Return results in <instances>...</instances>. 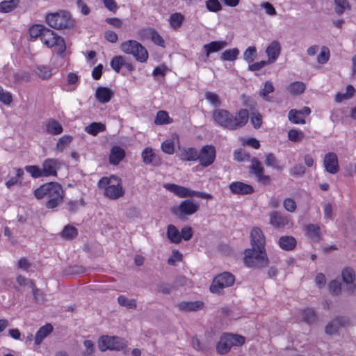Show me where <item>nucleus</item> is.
I'll list each match as a JSON object with an SVG mask.
<instances>
[{
  "label": "nucleus",
  "instance_id": "obj_1",
  "mask_svg": "<svg viewBox=\"0 0 356 356\" xmlns=\"http://www.w3.org/2000/svg\"><path fill=\"white\" fill-rule=\"evenodd\" d=\"M251 248L245 250L244 263L249 268H262L268 263L265 250L266 240L259 227H253L250 232Z\"/></svg>",
  "mask_w": 356,
  "mask_h": 356
},
{
  "label": "nucleus",
  "instance_id": "obj_2",
  "mask_svg": "<svg viewBox=\"0 0 356 356\" xmlns=\"http://www.w3.org/2000/svg\"><path fill=\"white\" fill-rule=\"evenodd\" d=\"M212 118L216 124L234 131L244 127L248 121L249 114L246 109H241L235 115L223 108H216L212 112Z\"/></svg>",
  "mask_w": 356,
  "mask_h": 356
},
{
  "label": "nucleus",
  "instance_id": "obj_3",
  "mask_svg": "<svg viewBox=\"0 0 356 356\" xmlns=\"http://www.w3.org/2000/svg\"><path fill=\"white\" fill-rule=\"evenodd\" d=\"M35 197L40 200L47 197L49 200L46 202V207L54 209L60 204L64 199V191L60 184L57 182L46 183L34 191Z\"/></svg>",
  "mask_w": 356,
  "mask_h": 356
},
{
  "label": "nucleus",
  "instance_id": "obj_4",
  "mask_svg": "<svg viewBox=\"0 0 356 356\" xmlns=\"http://www.w3.org/2000/svg\"><path fill=\"white\" fill-rule=\"evenodd\" d=\"M98 186L104 189V195L111 200H117L124 194L121 180L115 175L102 177L99 181Z\"/></svg>",
  "mask_w": 356,
  "mask_h": 356
},
{
  "label": "nucleus",
  "instance_id": "obj_5",
  "mask_svg": "<svg viewBox=\"0 0 356 356\" xmlns=\"http://www.w3.org/2000/svg\"><path fill=\"white\" fill-rule=\"evenodd\" d=\"M120 48L124 53L133 55L138 62L144 63L148 58L147 50L136 40L125 41L121 44Z\"/></svg>",
  "mask_w": 356,
  "mask_h": 356
},
{
  "label": "nucleus",
  "instance_id": "obj_6",
  "mask_svg": "<svg viewBox=\"0 0 356 356\" xmlns=\"http://www.w3.org/2000/svg\"><path fill=\"white\" fill-rule=\"evenodd\" d=\"M47 23L55 29H68L74 25V20L66 11L50 13L46 17Z\"/></svg>",
  "mask_w": 356,
  "mask_h": 356
},
{
  "label": "nucleus",
  "instance_id": "obj_7",
  "mask_svg": "<svg viewBox=\"0 0 356 356\" xmlns=\"http://www.w3.org/2000/svg\"><path fill=\"white\" fill-rule=\"evenodd\" d=\"M245 343V338L239 334L226 333L220 337L216 345V351L220 355L227 353L234 346H241Z\"/></svg>",
  "mask_w": 356,
  "mask_h": 356
},
{
  "label": "nucleus",
  "instance_id": "obj_8",
  "mask_svg": "<svg viewBox=\"0 0 356 356\" xmlns=\"http://www.w3.org/2000/svg\"><path fill=\"white\" fill-rule=\"evenodd\" d=\"M42 42L47 47L54 48L58 54H63L66 49V45L63 38L57 35L54 32L46 28L41 36Z\"/></svg>",
  "mask_w": 356,
  "mask_h": 356
},
{
  "label": "nucleus",
  "instance_id": "obj_9",
  "mask_svg": "<svg viewBox=\"0 0 356 356\" xmlns=\"http://www.w3.org/2000/svg\"><path fill=\"white\" fill-rule=\"evenodd\" d=\"M234 277L228 272H224L214 277L211 286L210 291L213 293H220L226 287H229L234 283Z\"/></svg>",
  "mask_w": 356,
  "mask_h": 356
},
{
  "label": "nucleus",
  "instance_id": "obj_10",
  "mask_svg": "<svg viewBox=\"0 0 356 356\" xmlns=\"http://www.w3.org/2000/svg\"><path fill=\"white\" fill-rule=\"evenodd\" d=\"M199 209V204L192 200L182 201L179 206L173 209V213L179 218L184 219L186 216L194 214Z\"/></svg>",
  "mask_w": 356,
  "mask_h": 356
},
{
  "label": "nucleus",
  "instance_id": "obj_11",
  "mask_svg": "<svg viewBox=\"0 0 356 356\" xmlns=\"http://www.w3.org/2000/svg\"><path fill=\"white\" fill-rule=\"evenodd\" d=\"M101 351L109 350H120L124 347L122 340L118 337L102 336L98 341Z\"/></svg>",
  "mask_w": 356,
  "mask_h": 356
},
{
  "label": "nucleus",
  "instance_id": "obj_12",
  "mask_svg": "<svg viewBox=\"0 0 356 356\" xmlns=\"http://www.w3.org/2000/svg\"><path fill=\"white\" fill-rule=\"evenodd\" d=\"M216 159V149L212 145L204 146L198 153L197 160L202 166L207 167L211 165Z\"/></svg>",
  "mask_w": 356,
  "mask_h": 356
},
{
  "label": "nucleus",
  "instance_id": "obj_13",
  "mask_svg": "<svg viewBox=\"0 0 356 356\" xmlns=\"http://www.w3.org/2000/svg\"><path fill=\"white\" fill-rule=\"evenodd\" d=\"M61 163L56 159H47L42 164L44 177L56 176Z\"/></svg>",
  "mask_w": 356,
  "mask_h": 356
},
{
  "label": "nucleus",
  "instance_id": "obj_14",
  "mask_svg": "<svg viewBox=\"0 0 356 356\" xmlns=\"http://www.w3.org/2000/svg\"><path fill=\"white\" fill-rule=\"evenodd\" d=\"M323 165L325 170L330 174H336L339 170L338 159L336 154L329 152L325 155Z\"/></svg>",
  "mask_w": 356,
  "mask_h": 356
},
{
  "label": "nucleus",
  "instance_id": "obj_15",
  "mask_svg": "<svg viewBox=\"0 0 356 356\" xmlns=\"http://www.w3.org/2000/svg\"><path fill=\"white\" fill-rule=\"evenodd\" d=\"M264 169L258 159L252 158L250 166V172L256 176L259 181L266 182L270 180L269 176L264 175Z\"/></svg>",
  "mask_w": 356,
  "mask_h": 356
},
{
  "label": "nucleus",
  "instance_id": "obj_16",
  "mask_svg": "<svg viewBox=\"0 0 356 356\" xmlns=\"http://www.w3.org/2000/svg\"><path fill=\"white\" fill-rule=\"evenodd\" d=\"M163 187L179 197L194 196V191L175 184H165Z\"/></svg>",
  "mask_w": 356,
  "mask_h": 356
},
{
  "label": "nucleus",
  "instance_id": "obj_17",
  "mask_svg": "<svg viewBox=\"0 0 356 356\" xmlns=\"http://www.w3.org/2000/svg\"><path fill=\"white\" fill-rule=\"evenodd\" d=\"M229 188L231 192L236 195H250L254 192V188L251 185L241 181L231 183Z\"/></svg>",
  "mask_w": 356,
  "mask_h": 356
},
{
  "label": "nucleus",
  "instance_id": "obj_18",
  "mask_svg": "<svg viewBox=\"0 0 356 356\" xmlns=\"http://www.w3.org/2000/svg\"><path fill=\"white\" fill-rule=\"evenodd\" d=\"M341 276L343 282L346 284V290L348 293H353L355 289V284L354 283L355 275L354 270L350 268H346L341 273Z\"/></svg>",
  "mask_w": 356,
  "mask_h": 356
},
{
  "label": "nucleus",
  "instance_id": "obj_19",
  "mask_svg": "<svg viewBox=\"0 0 356 356\" xmlns=\"http://www.w3.org/2000/svg\"><path fill=\"white\" fill-rule=\"evenodd\" d=\"M281 52V46L278 41L273 40L266 48V54L268 58L269 64L273 63L278 58Z\"/></svg>",
  "mask_w": 356,
  "mask_h": 356
},
{
  "label": "nucleus",
  "instance_id": "obj_20",
  "mask_svg": "<svg viewBox=\"0 0 356 356\" xmlns=\"http://www.w3.org/2000/svg\"><path fill=\"white\" fill-rule=\"evenodd\" d=\"M346 321L343 317L336 316L332 319L325 326V332L328 335H332L337 332L339 329L343 325Z\"/></svg>",
  "mask_w": 356,
  "mask_h": 356
},
{
  "label": "nucleus",
  "instance_id": "obj_21",
  "mask_svg": "<svg viewBox=\"0 0 356 356\" xmlns=\"http://www.w3.org/2000/svg\"><path fill=\"white\" fill-rule=\"evenodd\" d=\"M204 307L201 301H183L177 305V307L182 312H196Z\"/></svg>",
  "mask_w": 356,
  "mask_h": 356
},
{
  "label": "nucleus",
  "instance_id": "obj_22",
  "mask_svg": "<svg viewBox=\"0 0 356 356\" xmlns=\"http://www.w3.org/2000/svg\"><path fill=\"white\" fill-rule=\"evenodd\" d=\"M269 216L270 225L276 228L283 227L289 222L288 218L277 211L270 213Z\"/></svg>",
  "mask_w": 356,
  "mask_h": 356
},
{
  "label": "nucleus",
  "instance_id": "obj_23",
  "mask_svg": "<svg viewBox=\"0 0 356 356\" xmlns=\"http://www.w3.org/2000/svg\"><path fill=\"white\" fill-rule=\"evenodd\" d=\"M113 95V91L106 87H98L96 90L95 97L102 104L108 102Z\"/></svg>",
  "mask_w": 356,
  "mask_h": 356
},
{
  "label": "nucleus",
  "instance_id": "obj_24",
  "mask_svg": "<svg viewBox=\"0 0 356 356\" xmlns=\"http://www.w3.org/2000/svg\"><path fill=\"white\" fill-rule=\"evenodd\" d=\"M53 331V326L50 323H47L41 327L36 332L34 338V342L36 345H40L43 339L50 334Z\"/></svg>",
  "mask_w": 356,
  "mask_h": 356
},
{
  "label": "nucleus",
  "instance_id": "obj_25",
  "mask_svg": "<svg viewBox=\"0 0 356 356\" xmlns=\"http://www.w3.org/2000/svg\"><path fill=\"white\" fill-rule=\"evenodd\" d=\"M124 150L118 146H114L111 149L109 156L110 163L116 165L124 158Z\"/></svg>",
  "mask_w": 356,
  "mask_h": 356
},
{
  "label": "nucleus",
  "instance_id": "obj_26",
  "mask_svg": "<svg viewBox=\"0 0 356 356\" xmlns=\"http://www.w3.org/2000/svg\"><path fill=\"white\" fill-rule=\"evenodd\" d=\"M227 45V43L225 41H213L204 44V49H205L207 56L208 57L211 53L219 51Z\"/></svg>",
  "mask_w": 356,
  "mask_h": 356
},
{
  "label": "nucleus",
  "instance_id": "obj_27",
  "mask_svg": "<svg viewBox=\"0 0 356 356\" xmlns=\"http://www.w3.org/2000/svg\"><path fill=\"white\" fill-rule=\"evenodd\" d=\"M167 238L174 243H179L181 241V237L178 229L173 225H169L166 232Z\"/></svg>",
  "mask_w": 356,
  "mask_h": 356
},
{
  "label": "nucleus",
  "instance_id": "obj_28",
  "mask_svg": "<svg viewBox=\"0 0 356 356\" xmlns=\"http://www.w3.org/2000/svg\"><path fill=\"white\" fill-rule=\"evenodd\" d=\"M63 130L61 124L54 119H50L46 124V131L50 134L58 135Z\"/></svg>",
  "mask_w": 356,
  "mask_h": 356
},
{
  "label": "nucleus",
  "instance_id": "obj_29",
  "mask_svg": "<svg viewBox=\"0 0 356 356\" xmlns=\"http://www.w3.org/2000/svg\"><path fill=\"white\" fill-rule=\"evenodd\" d=\"M279 244L282 249L291 250L296 247V241L293 236H284L280 238Z\"/></svg>",
  "mask_w": 356,
  "mask_h": 356
},
{
  "label": "nucleus",
  "instance_id": "obj_30",
  "mask_svg": "<svg viewBox=\"0 0 356 356\" xmlns=\"http://www.w3.org/2000/svg\"><path fill=\"white\" fill-rule=\"evenodd\" d=\"M302 319L308 324H314L317 322L318 317L313 309L307 308L302 311Z\"/></svg>",
  "mask_w": 356,
  "mask_h": 356
},
{
  "label": "nucleus",
  "instance_id": "obj_31",
  "mask_svg": "<svg viewBox=\"0 0 356 356\" xmlns=\"http://www.w3.org/2000/svg\"><path fill=\"white\" fill-rule=\"evenodd\" d=\"M105 130L106 126L101 122H92L85 127V131L92 136H96Z\"/></svg>",
  "mask_w": 356,
  "mask_h": 356
},
{
  "label": "nucleus",
  "instance_id": "obj_32",
  "mask_svg": "<svg viewBox=\"0 0 356 356\" xmlns=\"http://www.w3.org/2000/svg\"><path fill=\"white\" fill-rule=\"evenodd\" d=\"M239 55V50L237 48H233L224 51L220 56L222 61H234Z\"/></svg>",
  "mask_w": 356,
  "mask_h": 356
},
{
  "label": "nucleus",
  "instance_id": "obj_33",
  "mask_svg": "<svg viewBox=\"0 0 356 356\" xmlns=\"http://www.w3.org/2000/svg\"><path fill=\"white\" fill-rule=\"evenodd\" d=\"M172 119L168 115L165 111H159L154 120V123L157 125L168 124L172 122Z\"/></svg>",
  "mask_w": 356,
  "mask_h": 356
},
{
  "label": "nucleus",
  "instance_id": "obj_34",
  "mask_svg": "<svg viewBox=\"0 0 356 356\" xmlns=\"http://www.w3.org/2000/svg\"><path fill=\"white\" fill-rule=\"evenodd\" d=\"M180 159L188 161H197L198 159V152L195 148H188L181 154Z\"/></svg>",
  "mask_w": 356,
  "mask_h": 356
},
{
  "label": "nucleus",
  "instance_id": "obj_35",
  "mask_svg": "<svg viewBox=\"0 0 356 356\" xmlns=\"http://www.w3.org/2000/svg\"><path fill=\"white\" fill-rule=\"evenodd\" d=\"M72 136L70 135H65L59 138L56 143V149L62 152L66 149L72 141Z\"/></svg>",
  "mask_w": 356,
  "mask_h": 356
},
{
  "label": "nucleus",
  "instance_id": "obj_36",
  "mask_svg": "<svg viewBox=\"0 0 356 356\" xmlns=\"http://www.w3.org/2000/svg\"><path fill=\"white\" fill-rule=\"evenodd\" d=\"M118 302L120 305L128 309H136L137 307L135 299H129L123 295H121L118 298Z\"/></svg>",
  "mask_w": 356,
  "mask_h": 356
},
{
  "label": "nucleus",
  "instance_id": "obj_37",
  "mask_svg": "<svg viewBox=\"0 0 356 356\" xmlns=\"http://www.w3.org/2000/svg\"><path fill=\"white\" fill-rule=\"evenodd\" d=\"M305 90V85L301 81H295L291 83L289 87L288 90L292 95H300Z\"/></svg>",
  "mask_w": 356,
  "mask_h": 356
},
{
  "label": "nucleus",
  "instance_id": "obj_38",
  "mask_svg": "<svg viewBox=\"0 0 356 356\" xmlns=\"http://www.w3.org/2000/svg\"><path fill=\"white\" fill-rule=\"evenodd\" d=\"M19 0L3 1L0 3V12L8 13L14 10L18 5Z\"/></svg>",
  "mask_w": 356,
  "mask_h": 356
},
{
  "label": "nucleus",
  "instance_id": "obj_39",
  "mask_svg": "<svg viewBox=\"0 0 356 356\" xmlns=\"http://www.w3.org/2000/svg\"><path fill=\"white\" fill-rule=\"evenodd\" d=\"M335 12L338 15H341L346 10L350 9V6L348 0H334Z\"/></svg>",
  "mask_w": 356,
  "mask_h": 356
},
{
  "label": "nucleus",
  "instance_id": "obj_40",
  "mask_svg": "<svg viewBox=\"0 0 356 356\" xmlns=\"http://www.w3.org/2000/svg\"><path fill=\"white\" fill-rule=\"evenodd\" d=\"M275 88L271 81H268L264 83V88L259 91V96L268 102L271 100L268 97V95L273 92Z\"/></svg>",
  "mask_w": 356,
  "mask_h": 356
},
{
  "label": "nucleus",
  "instance_id": "obj_41",
  "mask_svg": "<svg viewBox=\"0 0 356 356\" xmlns=\"http://www.w3.org/2000/svg\"><path fill=\"white\" fill-rule=\"evenodd\" d=\"M184 19V15L179 13L172 14L170 17V24L174 29L179 28Z\"/></svg>",
  "mask_w": 356,
  "mask_h": 356
},
{
  "label": "nucleus",
  "instance_id": "obj_42",
  "mask_svg": "<svg viewBox=\"0 0 356 356\" xmlns=\"http://www.w3.org/2000/svg\"><path fill=\"white\" fill-rule=\"evenodd\" d=\"M265 164L267 166L272 167L278 170H282V168L279 165V161L275 155L273 153H268L265 155Z\"/></svg>",
  "mask_w": 356,
  "mask_h": 356
},
{
  "label": "nucleus",
  "instance_id": "obj_43",
  "mask_svg": "<svg viewBox=\"0 0 356 356\" xmlns=\"http://www.w3.org/2000/svg\"><path fill=\"white\" fill-rule=\"evenodd\" d=\"M289 121L294 124H305V120L302 115L298 113V110L291 109L288 114Z\"/></svg>",
  "mask_w": 356,
  "mask_h": 356
},
{
  "label": "nucleus",
  "instance_id": "obj_44",
  "mask_svg": "<svg viewBox=\"0 0 356 356\" xmlns=\"http://www.w3.org/2000/svg\"><path fill=\"white\" fill-rule=\"evenodd\" d=\"M35 73L42 79H47L51 76V70L48 66L39 65L35 70Z\"/></svg>",
  "mask_w": 356,
  "mask_h": 356
},
{
  "label": "nucleus",
  "instance_id": "obj_45",
  "mask_svg": "<svg viewBox=\"0 0 356 356\" xmlns=\"http://www.w3.org/2000/svg\"><path fill=\"white\" fill-rule=\"evenodd\" d=\"M24 175V170L22 168L16 169V177H11L9 180L6 182V186L8 188H10L15 184H21L19 178Z\"/></svg>",
  "mask_w": 356,
  "mask_h": 356
},
{
  "label": "nucleus",
  "instance_id": "obj_46",
  "mask_svg": "<svg viewBox=\"0 0 356 356\" xmlns=\"http://www.w3.org/2000/svg\"><path fill=\"white\" fill-rule=\"evenodd\" d=\"M125 65V60L121 56H115L111 61L112 68L116 72H119L121 67Z\"/></svg>",
  "mask_w": 356,
  "mask_h": 356
},
{
  "label": "nucleus",
  "instance_id": "obj_47",
  "mask_svg": "<svg viewBox=\"0 0 356 356\" xmlns=\"http://www.w3.org/2000/svg\"><path fill=\"white\" fill-rule=\"evenodd\" d=\"M205 99L213 106H220L221 105V101L219 96L213 92L207 91L205 92Z\"/></svg>",
  "mask_w": 356,
  "mask_h": 356
},
{
  "label": "nucleus",
  "instance_id": "obj_48",
  "mask_svg": "<svg viewBox=\"0 0 356 356\" xmlns=\"http://www.w3.org/2000/svg\"><path fill=\"white\" fill-rule=\"evenodd\" d=\"M45 29L46 27L40 24H36L31 26L29 29V34L31 38L35 39L40 37L41 38V36L43 34Z\"/></svg>",
  "mask_w": 356,
  "mask_h": 356
},
{
  "label": "nucleus",
  "instance_id": "obj_49",
  "mask_svg": "<svg viewBox=\"0 0 356 356\" xmlns=\"http://www.w3.org/2000/svg\"><path fill=\"white\" fill-rule=\"evenodd\" d=\"M257 56V49L255 47H248L243 53V59L248 63H252Z\"/></svg>",
  "mask_w": 356,
  "mask_h": 356
},
{
  "label": "nucleus",
  "instance_id": "obj_50",
  "mask_svg": "<svg viewBox=\"0 0 356 356\" xmlns=\"http://www.w3.org/2000/svg\"><path fill=\"white\" fill-rule=\"evenodd\" d=\"M76 235H77L76 229L70 225L65 226V228L63 229V232H61V236L63 238H68V239H72V238H74L75 236H76Z\"/></svg>",
  "mask_w": 356,
  "mask_h": 356
},
{
  "label": "nucleus",
  "instance_id": "obj_51",
  "mask_svg": "<svg viewBox=\"0 0 356 356\" xmlns=\"http://www.w3.org/2000/svg\"><path fill=\"white\" fill-rule=\"evenodd\" d=\"M155 158V154L153 153L151 148H145L142 152L143 161L145 164H150L153 163Z\"/></svg>",
  "mask_w": 356,
  "mask_h": 356
},
{
  "label": "nucleus",
  "instance_id": "obj_52",
  "mask_svg": "<svg viewBox=\"0 0 356 356\" xmlns=\"http://www.w3.org/2000/svg\"><path fill=\"white\" fill-rule=\"evenodd\" d=\"M330 58V50L327 47H321V53L317 56V61L321 64H324L328 61Z\"/></svg>",
  "mask_w": 356,
  "mask_h": 356
},
{
  "label": "nucleus",
  "instance_id": "obj_53",
  "mask_svg": "<svg viewBox=\"0 0 356 356\" xmlns=\"http://www.w3.org/2000/svg\"><path fill=\"white\" fill-rule=\"evenodd\" d=\"M27 172L30 173L33 178L44 177L42 170L37 165H27L25 167Z\"/></svg>",
  "mask_w": 356,
  "mask_h": 356
},
{
  "label": "nucleus",
  "instance_id": "obj_54",
  "mask_svg": "<svg viewBox=\"0 0 356 356\" xmlns=\"http://www.w3.org/2000/svg\"><path fill=\"white\" fill-rule=\"evenodd\" d=\"M319 227L314 224L308 225L306 227L307 234L313 239H317L319 237Z\"/></svg>",
  "mask_w": 356,
  "mask_h": 356
},
{
  "label": "nucleus",
  "instance_id": "obj_55",
  "mask_svg": "<svg viewBox=\"0 0 356 356\" xmlns=\"http://www.w3.org/2000/svg\"><path fill=\"white\" fill-rule=\"evenodd\" d=\"M288 138L293 142H300L303 138V133L296 129H291L288 131Z\"/></svg>",
  "mask_w": 356,
  "mask_h": 356
},
{
  "label": "nucleus",
  "instance_id": "obj_56",
  "mask_svg": "<svg viewBox=\"0 0 356 356\" xmlns=\"http://www.w3.org/2000/svg\"><path fill=\"white\" fill-rule=\"evenodd\" d=\"M83 345L86 350L82 353L83 356H92L95 350L94 343L91 340H85Z\"/></svg>",
  "mask_w": 356,
  "mask_h": 356
},
{
  "label": "nucleus",
  "instance_id": "obj_57",
  "mask_svg": "<svg viewBox=\"0 0 356 356\" xmlns=\"http://www.w3.org/2000/svg\"><path fill=\"white\" fill-rule=\"evenodd\" d=\"M250 121L255 129H259L262 124V116L258 112H253L251 114Z\"/></svg>",
  "mask_w": 356,
  "mask_h": 356
},
{
  "label": "nucleus",
  "instance_id": "obj_58",
  "mask_svg": "<svg viewBox=\"0 0 356 356\" xmlns=\"http://www.w3.org/2000/svg\"><path fill=\"white\" fill-rule=\"evenodd\" d=\"M289 172L293 177H301L305 172V168L302 164H297L290 169Z\"/></svg>",
  "mask_w": 356,
  "mask_h": 356
},
{
  "label": "nucleus",
  "instance_id": "obj_59",
  "mask_svg": "<svg viewBox=\"0 0 356 356\" xmlns=\"http://www.w3.org/2000/svg\"><path fill=\"white\" fill-rule=\"evenodd\" d=\"M206 6L209 11L218 12L221 10L222 6L218 0H208Z\"/></svg>",
  "mask_w": 356,
  "mask_h": 356
},
{
  "label": "nucleus",
  "instance_id": "obj_60",
  "mask_svg": "<svg viewBox=\"0 0 356 356\" xmlns=\"http://www.w3.org/2000/svg\"><path fill=\"white\" fill-rule=\"evenodd\" d=\"M161 149L163 152L172 154L175 152L174 143L171 140H165L161 145Z\"/></svg>",
  "mask_w": 356,
  "mask_h": 356
},
{
  "label": "nucleus",
  "instance_id": "obj_61",
  "mask_svg": "<svg viewBox=\"0 0 356 356\" xmlns=\"http://www.w3.org/2000/svg\"><path fill=\"white\" fill-rule=\"evenodd\" d=\"M12 95L9 92L5 91L3 88H0V102L6 105H9L12 102Z\"/></svg>",
  "mask_w": 356,
  "mask_h": 356
},
{
  "label": "nucleus",
  "instance_id": "obj_62",
  "mask_svg": "<svg viewBox=\"0 0 356 356\" xmlns=\"http://www.w3.org/2000/svg\"><path fill=\"white\" fill-rule=\"evenodd\" d=\"M181 259L182 254L178 250H174L171 256L168 259V264L172 266H175L176 263L181 261Z\"/></svg>",
  "mask_w": 356,
  "mask_h": 356
},
{
  "label": "nucleus",
  "instance_id": "obj_63",
  "mask_svg": "<svg viewBox=\"0 0 356 356\" xmlns=\"http://www.w3.org/2000/svg\"><path fill=\"white\" fill-rule=\"evenodd\" d=\"M284 209L289 212H294L296 209V203L292 198H286L283 202Z\"/></svg>",
  "mask_w": 356,
  "mask_h": 356
},
{
  "label": "nucleus",
  "instance_id": "obj_64",
  "mask_svg": "<svg viewBox=\"0 0 356 356\" xmlns=\"http://www.w3.org/2000/svg\"><path fill=\"white\" fill-rule=\"evenodd\" d=\"M329 289L330 292L334 295H337L341 290V284L339 280H334L329 284Z\"/></svg>",
  "mask_w": 356,
  "mask_h": 356
}]
</instances>
